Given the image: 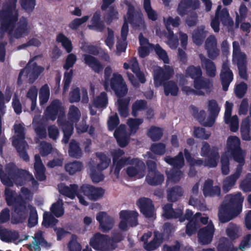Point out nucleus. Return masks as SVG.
Returning <instances> with one entry per match:
<instances>
[{
    "label": "nucleus",
    "mask_w": 251,
    "mask_h": 251,
    "mask_svg": "<svg viewBox=\"0 0 251 251\" xmlns=\"http://www.w3.org/2000/svg\"><path fill=\"white\" fill-rule=\"evenodd\" d=\"M21 192L25 198L21 195L15 196V192L10 188H6L4 190L5 200L7 205L12 206L13 213L11 223L13 225L22 223L26 219L28 211L26 201H30L33 198L30 190L26 187H22Z\"/></svg>",
    "instance_id": "f257e3e1"
},
{
    "label": "nucleus",
    "mask_w": 251,
    "mask_h": 251,
    "mask_svg": "<svg viewBox=\"0 0 251 251\" xmlns=\"http://www.w3.org/2000/svg\"><path fill=\"white\" fill-rule=\"evenodd\" d=\"M125 4L127 7V13L124 17L125 22L121 29V36L117 38L116 48L117 53L120 54L124 52L126 48V37L128 32V25L127 22L131 24L132 27L138 30H144L146 25L143 18V15L139 12H134V6L132 3L125 0L122 4Z\"/></svg>",
    "instance_id": "f03ea898"
},
{
    "label": "nucleus",
    "mask_w": 251,
    "mask_h": 251,
    "mask_svg": "<svg viewBox=\"0 0 251 251\" xmlns=\"http://www.w3.org/2000/svg\"><path fill=\"white\" fill-rule=\"evenodd\" d=\"M6 174L1 177V181L4 185L12 187L15 183L18 186H23L25 181L31 182L34 188H38V182L28 171L18 168L14 164H10L6 168Z\"/></svg>",
    "instance_id": "7ed1b4c3"
},
{
    "label": "nucleus",
    "mask_w": 251,
    "mask_h": 251,
    "mask_svg": "<svg viewBox=\"0 0 251 251\" xmlns=\"http://www.w3.org/2000/svg\"><path fill=\"white\" fill-rule=\"evenodd\" d=\"M227 202L219 207L218 216L221 223H227L238 216L242 212L244 198L241 192L228 196Z\"/></svg>",
    "instance_id": "20e7f679"
},
{
    "label": "nucleus",
    "mask_w": 251,
    "mask_h": 251,
    "mask_svg": "<svg viewBox=\"0 0 251 251\" xmlns=\"http://www.w3.org/2000/svg\"><path fill=\"white\" fill-rule=\"evenodd\" d=\"M174 74L173 68L169 66L165 65L163 68L156 66L153 70L154 83L156 87L163 84L164 93L166 96H176L179 88L176 83L174 81H165L170 79Z\"/></svg>",
    "instance_id": "39448f33"
},
{
    "label": "nucleus",
    "mask_w": 251,
    "mask_h": 251,
    "mask_svg": "<svg viewBox=\"0 0 251 251\" xmlns=\"http://www.w3.org/2000/svg\"><path fill=\"white\" fill-rule=\"evenodd\" d=\"M226 151L230 156L239 164L237 166L234 176L239 178L242 173L243 166L245 163L246 152L241 147L240 139L235 136L228 137Z\"/></svg>",
    "instance_id": "423d86ee"
},
{
    "label": "nucleus",
    "mask_w": 251,
    "mask_h": 251,
    "mask_svg": "<svg viewBox=\"0 0 251 251\" xmlns=\"http://www.w3.org/2000/svg\"><path fill=\"white\" fill-rule=\"evenodd\" d=\"M17 0H10L3 6L0 13L1 20L0 32L11 33L15 22L17 20L18 13L16 9Z\"/></svg>",
    "instance_id": "0eeeda50"
},
{
    "label": "nucleus",
    "mask_w": 251,
    "mask_h": 251,
    "mask_svg": "<svg viewBox=\"0 0 251 251\" xmlns=\"http://www.w3.org/2000/svg\"><path fill=\"white\" fill-rule=\"evenodd\" d=\"M14 129L16 135L13 137L12 146L15 148L20 157L25 161L28 162L29 157L27 152L28 145L25 140V128L19 124H15Z\"/></svg>",
    "instance_id": "6e6552de"
},
{
    "label": "nucleus",
    "mask_w": 251,
    "mask_h": 251,
    "mask_svg": "<svg viewBox=\"0 0 251 251\" xmlns=\"http://www.w3.org/2000/svg\"><path fill=\"white\" fill-rule=\"evenodd\" d=\"M140 42V47L138 49L139 56L142 58H144L148 56L150 51L153 49L154 50L156 53L164 63L168 64L169 59L166 51L161 48L158 45L153 46L149 42L148 40L144 37L142 34H140L139 36Z\"/></svg>",
    "instance_id": "1a4fd4ad"
},
{
    "label": "nucleus",
    "mask_w": 251,
    "mask_h": 251,
    "mask_svg": "<svg viewBox=\"0 0 251 251\" xmlns=\"http://www.w3.org/2000/svg\"><path fill=\"white\" fill-rule=\"evenodd\" d=\"M106 90L111 88L119 97H123L126 95L128 88L125 80L121 75L117 73L112 74L111 77L104 82Z\"/></svg>",
    "instance_id": "9d476101"
},
{
    "label": "nucleus",
    "mask_w": 251,
    "mask_h": 251,
    "mask_svg": "<svg viewBox=\"0 0 251 251\" xmlns=\"http://www.w3.org/2000/svg\"><path fill=\"white\" fill-rule=\"evenodd\" d=\"M186 74L194 79V87L196 89H203L205 92L210 91L212 84L210 80L201 78L202 72L200 67L191 66L186 70Z\"/></svg>",
    "instance_id": "9b49d317"
},
{
    "label": "nucleus",
    "mask_w": 251,
    "mask_h": 251,
    "mask_svg": "<svg viewBox=\"0 0 251 251\" xmlns=\"http://www.w3.org/2000/svg\"><path fill=\"white\" fill-rule=\"evenodd\" d=\"M81 48L86 52V53L83 55L85 63L96 73L101 71L103 69L102 65L95 57L87 54L88 53L96 55L99 52L98 49L88 43L85 44Z\"/></svg>",
    "instance_id": "f8f14e48"
},
{
    "label": "nucleus",
    "mask_w": 251,
    "mask_h": 251,
    "mask_svg": "<svg viewBox=\"0 0 251 251\" xmlns=\"http://www.w3.org/2000/svg\"><path fill=\"white\" fill-rule=\"evenodd\" d=\"M81 48L86 52V53L83 55L85 63L96 73L101 71L103 69L102 65L95 57L87 54L88 53L96 55L99 52L98 49L88 43L85 44Z\"/></svg>",
    "instance_id": "ddd939ff"
},
{
    "label": "nucleus",
    "mask_w": 251,
    "mask_h": 251,
    "mask_svg": "<svg viewBox=\"0 0 251 251\" xmlns=\"http://www.w3.org/2000/svg\"><path fill=\"white\" fill-rule=\"evenodd\" d=\"M121 219L119 224V227L123 231H127V226H136L138 224V217L139 214L136 211L124 210L119 213Z\"/></svg>",
    "instance_id": "4468645a"
},
{
    "label": "nucleus",
    "mask_w": 251,
    "mask_h": 251,
    "mask_svg": "<svg viewBox=\"0 0 251 251\" xmlns=\"http://www.w3.org/2000/svg\"><path fill=\"white\" fill-rule=\"evenodd\" d=\"M219 21L224 25L226 26H231L233 23L227 9H221V5L218 6L215 18L212 20L211 23V27L215 32H218L219 30Z\"/></svg>",
    "instance_id": "2eb2a0df"
},
{
    "label": "nucleus",
    "mask_w": 251,
    "mask_h": 251,
    "mask_svg": "<svg viewBox=\"0 0 251 251\" xmlns=\"http://www.w3.org/2000/svg\"><path fill=\"white\" fill-rule=\"evenodd\" d=\"M44 68L37 66L36 63L32 60L30 61L26 67L24 68L19 74L18 82L27 78L30 82H33L41 73Z\"/></svg>",
    "instance_id": "dca6fc26"
},
{
    "label": "nucleus",
    "mask_w": 251,
    "mask_h": 251,
    "mask_svg": "<svg viewBox=\"0 0 251 251\" xmlns=\"http://www.w3.org/2000/svg\"><path fill=\"white\" fill-rule=\"evenodd\" d=\"M233 61L238 66L240 76L246 79L247 78L246 55L244 53L240 52L239 45L237 42L233 43Z\"/></svg>",
    "instance_id": "f3484780"
},
{
    "label": "nucleus",
    "mask_w": 251,
    "mask_h": 251,
    "mask_svg": "<svg viewBox=\"0 0 251 251\" xmlns=\"http://www.w3.org/2000/svg\"><path fill=\"white\" fill-rule=\"evenodd\" d=\"M208 116L205 111H193V116L200 124L204 126L211 127L214 125L215 119L220 111H209Z\"/></svg>",
    "instance_id": "a211bd4d"
},
{
    "label": "nucleus",
    "mask_w": 251,
    "mask_h": 251,
    "mask_svg": "<svg viewBox=\"0 0 251 251\" xmlns=\"http://www.w3.org/2000/svg\"><path fill=\"white\" fill-rule=\"evenodd\" d=\"M110 243V238L108 235L97 233L91 238L90 245L96 250L106 251L109 249Z\"/></svg>",
    "instance_id": "6ab92c4d"
},
{
    "label": "nucleus",
    "mask_w": 251,
    "mask_h": 251,
    "mask_svg": "<svg viewBox=\"0 0 251 251\" xmlns=\"http://www.w3.org/2000/svg\"><path fill=\"white\" fill-rule=\"evenodd\" d=\"M69 100L71 102H76L81 100L83 103H88L89 98L86 89L83 87L73 86L69 94Z\"/></svg>",
    "instance_id": "aec40b11"
},
{
    "label": "nucleus",
    "mask_w": 251,
    "mask_h": 251,
    "mask_svg": "<svg viewBox=\"0 0 251 251\" xmlns=\"http://www.w3.org/2000/svg\"><path fill=\"white\" fill-rule=\"evenodd\" d=\"M140 208L141 213L146 218H150L153 217L154 206L152 201L147 198H141L136 202Z\"/></svg>",
    "instance_id": "412c9836"
},
{
    "label": "nucleus",
    "mask_w": 251,
    "mask_h": 251,
    "mask_svg": "<svg viewBox=\"0 0 251 251\" xmlns=\"http://www.w3.org/2000/svg\"><path fill=\"white\" fill-rule=\"evenodd\" d=\"M214 230L213 225L210 223L200 229L198 233V237L200 243L202 245L210 243L213 237Z\"/></svg>",
    "instance_id": "4be33fe9"
},
{
    "label": "nucleus",
    "mask_w": 251,
    "mask_h": 251,
    "mask_svg": "<svg viewBox=\"0 0 251 251\" xmlns=\"http://www.w3.org/2000/svg\"><path fill=\"white\" fill-rule=\"evenodd\" d=\"M96 219L100 224V230L107 232L111 229L114 225L113 219L105 212H99L96 215Z\"/></svg>",
    "instance_id": "5701e85b"
},
{
    "label": "nucleus",
    "mask_w": 251,
    "mask_h": 251,
    "mask_svg": "<svg viewBox=\"0 0 251 251\" xmlns=\"http://www.w3.org/2000/svg\"><path fill=\"white\" fill-rule=\"evenodd\" d=\"M57 123L59 126H61L63 132V137L62 140L63 143L67 144L72 136L74 131V124L65 119L58 117Z\"/></svg>",
    "instance_id": "b1692460"
},
{
    "label": "nucleus",
    "mask_w": 251,
    "mask_h": 251,
    "mask_svg": "<svg viewBox=\"0 0 251 251\" xmlns=\"http://www.w3.org/2000/svg\"><path fill=\"white\" fill-rule=\"evenodd\" d=\"M164 238V233L157 231H154L152 240L150 242H145L144 243V248L147 251L155 250L163 243Z\"/></svg>",
    "instance_id": "393cba45"
},
{
    "label": "nucleus",
    "mask_w": 251,
    "mask_h": 251,
    "mask_svg": "<svg viewBox=\"0 0 251 251\" xmlns=\"http://www.w3.org/2000/svg\"><path fill=\"white\" fill-rule=\"evenodd\" d=\"M35 162L34 164V175L36 178L40 181L46 179L45 174L46 168L42 162L40 155L36 154L34 156Z\"/></svg>",
    "instance_id": "a878e982"
},
{
    "label": "nucleus",
    "mask_w": 251,
    "mask_h": 251,
    "mask_svg": "<svg viewBox=\"0 0 251 251\" xmlns=\"http://www.w3.org/2000/svg\"><path fill=\"white\" fill-rule=\"evenodd\" d=\"M20 234L18 231L9 229L0 226V239L5 243L14 242L18 240Z\"/></svg>",
    "instance_id": "bb28decb"
},
{
    "label": "nucleus",
    "mask_w": 251,
    "mask_h": 251,
    "mask_svg": "<svg viewBox=\"0 0 251 251\" xmlns=\"http://www.w3.org/2000/svg\"><path fill=\"white\" fill-rule=\"evenodd\" d=\"M220 76L223 90L227 91L230 83L233 79V74L229 69L227 62L223 63Z\"/></svg>",
    "instance_id": "cd10ccee"
},
{
    "label": "nucleus",
    "mask_w": 251,
    "mask_h": 251,
    "mask_svg": "<svg viewBox=\"0 0 251 251\" xmlns=\"http://www.w3.org/2000/svg\"><path fill=\"white\" fill-rule=\"evenodd\" d=\"M133 163L131 165L134 166H129L126 168V172L129 177H134L138 175H143L145 170V165L143 161L138 158H135Z\"/></svg>",
    "instance_id": "c85d7f7f"
},
{
    "label": "nucleus",
    "mask_w": 251,
    "mask_h": 251,
    "mask_svg": "<svg viewBox=\"0 0 251 251\" xmlns=\"http://www.w3.org/2000/svg\"><path fill=\"white\" fill-rule=\"evenodd\" d=\"M200 2L199 0H182L178 4L177 8V13L182 16H184L188 8L195 9L200 6Z\"/></svg>",
    "instance_id": "c756f323"
},
{
    "label": "nucleus",
    "mask_w": 251,
    "mask_h": 251,
    "mask_svg": "<svg viewBox=\"0 0 251 251\" xmlns=\"http://www.w3.org/2000/svg\"><path fill=\"white\" fill-rule=\"evenodd\" d=\"M202 192L205 197L219 196L221 194V188L219 186H213V180L208 179L204 183Z\"/></svg>",
    "instance_id": "7c9ffc66"
},
{
    "label": "nucleus",
    "mask_w": 251,
    "mask_h": 251,
    "mask_svg": "<svg viewBox=\"0 0 251 251\" xmlns=\"http://www.w3.org/2000/svg\"><path fill=\"white\" fill-rule=\"evenodd\" d=\"M183 211V206H179L175 209L172 203H167L163 207V216L167 219H177L180 217Z\"/></svg>",
    "instance_id": "2f4dec72"
},
{
    "label": "nucleus",
    "mask_w": 251,
    "mask_h": 251,
    "mask_svg": "<svg viewBox=\"0 0 251 251\" xmlns=\"http://www.w3.org/2000/svg\"><path fill=\"white\" fill-rule=\"evenodd\" d=\"M183 156V152L180 151L178 154L175 157H171L169 155L165 156L164 157V161L170 165L172 166L173 168L180 169L185 165Z\"/></svg>",
    "instance_id": "473e14b6"
},
{
    "label": "nucleus",
    "mask_w": 251,
    "mask_h": 251,
    "mask_svg": "<svg viewBox=\"0 0 251 251\" xmlns=\"http://www.w3.org/2000/svg\"><path fill=\"white\" fill-rule=\"evenodd\" d=\"M146 180L151 186H158L161 185L164 181V176L159 171L152 173H148Z\"/></svg>",
    "instance_id": "72a5a7b5"
},
{
    "label": "nucleus",
    "mask_w": 251,
    "mask_h": 251,
    "mask_svg": "<svg viewBox=\"0 0 251 251\" xmlns=\"http://www.w3.org/2000/svg\"><path fill=\"white\" fill-rule=\"evenodd\" d=\"M134 160V158H131L130 156L123 157L117 160L115 163H113L115 166L114 174L115 176L118 177L122 169L126 165L133 164Z\"/></svg>",
    "instance_id": "f704fd0d"
},
{
    "label": "nucleus",
    "mask_w": 251,
    "mask_h": 251,
    "mask_svg": "<svg viewBox=\"0 0 251 251\" xmlns=\"http://www.w3.org/2000/svg\"><path fill=\"white\" fill-rule=\"evenodd\" d=\"M200 57L201 60V65L205 70L207 75L209 77H214L216 73V68L215 64L201 54L200 55Z\"/></svg>",
    "instance_id": "c9c22d12"
},
{
    "label": "nucleus",
    "mask_w": 251,
    "mask_h": 251,
    "mask_svg": "<svg viewBox=\"0 0 251 251\" xmlns=\"http://www.w3.org/2000/svg\"><path fill=\"white\" fill-rule=\"evenodd\" d=\"M167 200L170 202L177 201L183 194V190L180 186L172 187L167 190Z\"/></svg>",
    "instance_id": "e433bc0d"
},
{
    "label": "nucleus",
    "mask_w": 251,
    "mask_h": 251,
    "mask_svg": "<svg viewBox=\"0 0 251 251\" xmlns=\"http://www.w3.org/2000/svg\"><path fill=\"white\" fill-rule=\"evenodd\" d=\"M96 156L99 159V163L97 165V170L101 172L107 168L111 162V159L102 152H96Z\"/></svg>",
    "instance_id": "4c0bfd02"
},
{
    "label": "nucleus",
    "mask_w": 251,
    "mask_h": 251,
    "mask_svg": "<svg viewBox=\"0 0 251 251\" xmlns=\"http://www.w3.org/2000/svg\"><path fill=\"white\" fill-rule=\"evenodd\" d=\"M60 193L69 198L73 200L78 191V186L77 184H70L69 186L64 185L59 190Z\"/></svg>",
    "instance_id": "58836bf2"
},
{
    "label": "nucleus",
    "mask_w": 251,
    "mask_h": 251,
    "mask_svg": "<svg viewBox=\"0 0 251 251\" xmlns=\"http://www.w3.org/2000/svg\"><path fill=\"white\" fill-rule=\"evenodd\" d=\"M201 213L197 212L193 216L191 220H190L186 226V233L189 236L196 233L199 227L198 217H200Z\"/></svg>",
    "instance_id": "ea45409f"
},
{
    "label": "nucleus",
    "mask_w": 251,
    "mask_h": 251,
    "mask_svg": "<svg viewBox=\"0 0 251 251\" xmlns=\"http://www.w3.org/2000/svg\"><path fill=\"white\" fill-rule=\"evenodd\" d=\"M68 153L70 156L75 158L81 157L82 151L80 148L79 143L74 139H72L69 143Z\"/></svg>",
    "instance_id": "a19ab883"
},
{
    "label": "nucleus",
    "mask_w": 251,
    "mask_h": 251,
    "mask_svg": "<svg viewBox=\"0 0 251 251\" xmlns=\"http://www.w3.org/2000/svg\"><path fill=\"white\" fill-rule=\"evenodd\" d=\"M207 34V31L205 30V27L203 26H199L192 34L194 43L197 45L201 44Z\"/></svg>",
    "instance_id": "79ce46f5"
},
{
    "label": "nucleus",
    "mask_w": 251,
    "mask_h": 251,
    "mask_svg": "<svg viewBox=\"0 0 251 251\" xmlns=\"http://www.w3.org/2000/svg\"><path fill=\"white\" fill-rule=\"evenodd\" d=\"M33 126L34 130L38 136L41 139H45L47 136V131L45 125L41 121H36L35 118L33 119Z\"/></svg>",
    "instance_id": "37998d69"
},
{
    "label": "nucleus",
    "mask_w": 251,
    "mask_h": 251,
    "mask_svg": "<svg viewBox=\"0 0 251 251\" xmlns=\"http://www.w3.org/2000/svg\"><path fill=\"white\" fill-rule=\"evenodd\" d=\"M100 12H96L92 18L90 24L88 25L90 29L100 31L104 27L102 22L100 21Z\"/></svg>",
    "instance_id": "c03bdc74"
},
{
    "label": "nucleus",
    "mask_w": 251,
    "mask_h": 251,
    "mask_svg": "<svg viewBox=\"0 0 251 251\" xmlns=\"http://www.w3.org/2000/svg\"><path fill=\"white\" fill-rule=\"evenodd\" d=\"M208 157V159L204 162V166L209 168L216 167L217 166L218 160L219 158L218 150L213 148L211 151L210 155Z\"/></svg>",
    "instance_id": "a18cd8bd"
},
{
    "label": "nucleus",
    "mask_w": 251,
    "mask_h": 251,
    "mask_svg": "<svg viewBox=\"0 0 251 251\" xmlns=\"http://www.w3.org/2000/svg\"><path fill=\"white\" fill-rule=\"evenodd\" d=\"M29 31L27 26L26 21L25 18L22 19L18 28L15 30L14 35L16 38H20L26 35Z\"/></svg>",
    "instance_id": "49530a36"
},
{
    "label": "nucleus",
    "mask_w": 251,
    "mask_h": 251,
    "mask_svg": "<svg viewBox=\"0 0 251 251\" xmlns=\"http://www.w3.org/2000/svg\"><path fill=\"white\" fill-rule=\"evenodd\" d=\"M226 235L232 240H235L239 238V227L232 222L230 223L226 229Z\"/></svg>",
    "instance_id": "de8ad7c7"
},
{
    "label": "nucleus",
    "mask_w": 251,
    "mask_h": 251,
    "mask_svg": "<svg viewBox=\"0 0 251 251\" xmlns=\"http://www.w3.org/2000/svg\"><path fill=\"white\" fill-rule=\"evenodd\" d=\"M58 220L50 212L45 211L43 214L42 225L46 227H53L56 226Z\"/></svg>",
    "instance_id": "09e8293b"
},
{
    "label": "nucleus",
    "mask_w": 251,
    "mask_h": 251,
    "mask_svg": "<svg viewBox=\"0 0 251 251\" xmlns=\"http://www.w3.org/2000/svg\"><path fill=\"white\" fill-rule=\"evenodd\" d=\"M108 103L106 94L102 92L100 96L95 98L93 101V106L96 108L104 109Z\"/></svg>",
    "instance_id": "8fccbe9b"
},
{
    "label": "nucleus",
    "mask_w": 251,
    "mask_h": 251,
    "mask_svg": "<svg viewBox=\"0 0 251 251\" xmlns=\"http://www.w3.org/2000/svg\"><path fill=\"white\" fill-rule=\"evenodd\" d=\"M143 122V119L141 118H129L128 119L127 124L129 128L130 134L136 133L139 128V126Z\"/></svg>",
    "instance_id": "3c124183"
},
{
    "label": "nucleus",
    "mask_w": 251,
    "mask_h": 251,
    "mask_svg": "<svg viewBox=\"0 0 251 251\" xmlns=\"http://www.w3.org/2000/svg\"><path fill=\"white\" fill-rule=\"evenodd\" d=\"M66 172H68L70 175H74L76 172L80 171L82 168V163L79 161H75L67 164L65 166Z\"/></svg>",
    "instance_id": "603ef678"
},
{
    "label": "nucleus",
    "mask_w": 251,
    "mask_h": 251,
    "mask_svg": "<svg viewBox=\"0 0 251 251\" xmlns=\"http://www.w3.org/2000/svg\"><path fill=\"white\" fill-rule=\"evenodd\" d=\"M50 96V88L47 84L43 85L39 90V100L41 105L46 103Z\"/></svg>",
    "instance_id": "864d4df0"
},
{
    "label": "nucleus",
    "mask_w": 251,
    "mask_h": 251,
    "mask_svg": "<svg viewBox=\"0 0 251 251\" xmlns=\"http://www.w3.org/2000/svg\"><path fill=\"white\" fill-rule=\"evenodd\" d=\"M50 213L57 218H59L63 215L64 209L62 201H59L53 203L50 207Z\"/></svg>",
    "instance_id": "5fc2aeb1"
},
{
    "label": "nucleus",
    "mask_w": 251,
    "mask_h": 251,
    "mask_svg": "<svg viewBox=\"0 0 251 251\" xmlns=\"http://www.w3.org/2000/svg\"><path fill=\"white\" fill-rule=\"evenodd\" d=\"M148 135L153 141H157L162 137L163 131L160 127L151 126L148 131Z\"/></svg>",
    "instance_id": "6e6d98bb"
},
{
    "label": "nucleus",
    "mask_w": 251,
    "mask_h": 251,
    "mask_svg": "<svg viewBox=\"0 0 251 251\" xmlns=\"http://www.w3.org/2000/svg\"><path fill=\"white\" fill-rule=\"evenodd\" d=\"M183 173L180 169L173 168L167 174V178L172 182H178L181 179Z\"/></svg>",
    "instance_id": "4d7b16f0"
},
{
    "label": "nucleus",
    "mask_w": 251,
    "mask_h": 251,
    "mask_svg": "<svg viewBox=\"0 0 251 251\" xmlns=\"http://www.w3.org/2000/svg\"><path fill=\"white\" fill-rule=\"evenodd\" d=\"M144 8L149 19L155 21L157 18V13L151 8L150 0H144Z\"/></svg>",
    "instance_id": "13d9d810"
},
{
    "label": "nucleus",
    "mask_w": 251,
    "mask_h": 251,
    "mask_svg": "<svg viewBox=\"0 0 251 251\" xmlns=\"http://www.w3.org/2000/svg\"><path fill=\"white\" fill-rule=\"evenodd\" d=\"M104 190L100 187H95L92 185L90 193L89 194V200L97 201L102 198L104 195Z\"/></svg>",
    "instance_id": "bf43d9fd"
},
{
    "label": "nucleus",
    "mask_w": 251,
    "mask_h": 251,
    "mask_svg": "<svg viewBox=\"0 0 251 251\" xmlns=\"http://www.w3.org/2000/svg\"><path fill=\"white\" fill-rule=\"evenodd\" d=\"M57 41L60 43L67 52H70L73 49L71 41L62 34H59L56 38Z\"/></svg>",
    "instance_id": "052dcab7"
},
{
    "label": "nucleus",
    "mask_w": 251,
    "mask_h": 251,
    "mask_svg": "<svg viewBox=\"0 0 251 251\" xmlns=\"http://www.w3.org/2000/svg\"><path fill=\"white\" fill-rule=\"evenodd\" d=\"M164 24L168 31H171L170 28L171 26L176 27L180 25V18L178 17L173 18L169 16L164 18Z\"/></svg>",
    "instance_id": "680f3d73"
},
{
    "label": "nucleus",
    "mask_w": 251,
    "mask_h": 251,
    "mask_svg": "<svg viewBox=\"0 0 251 251\" xmlns=\"http://www.w3.org/2000/svg\"><path fill=\"white\" fill-rule=\"evenodd\" d=\"M238 177L233 174L227 176L224 181L223 190L228 192L235 184Z\"/></svg>",
    "instance_id": "e2e57ef3"
},
{
    "label": "nucleus",
    "mask_w": 251,
    "mask_h": 251,
    "mask_svg": "<svg viewBox=\"0 0 251 251\" xmlns=\"http://www.w3.org/2000/svg\"><path fill=\"white\" fill-rule=\"evenodd\" d=\"M240 132L242 140L244 141H250L251 137L250 135V126L248 123L243 122L240 127Z\"/></svg>",
    "instance_id": "0e129e2a"
},
{
    "label": "nucleus",
    "mask_w": 251,
    "mask_h": 251,
    "mask_svg": "<svg viewBox=\"0 0 251 251\" xmlns=\"http://www.w3.org/2000/svg\"><path fill=\"white\" fill-rule=\"evenodd\" d=\"M194 135L196 138L206 140L210 136V133L203 127H194Z\"/></svg>",
    "instance_id": "69168bd1"
},
{
    "label": "nucleus",
    "mask_w": 251,
    "mask_h": 251,
    "mask_svg": "<svg viewBox=\"0 0 251 251\" xmlns=\"http://www.w3.org/2000/svg\"><path fill=\"white\" fill-rule=\"evenodd\" d=\"M123 68L125 70L130 69L133 72H136L139 67L137 59L134 57H132L129 59L126 62L124 63Z\"/></svg>",
    "instance_id": "338daca9"
},
{
    "label": "nucleus",
    "mask_w": 251,
    "mask_h": 251,
    "mask_svg": "<svg viewBox=\"0 0 251 251\" xmlns=\"http://www.w3.org/2000/svg\"><path fill=\"white\" fill-rule=\"evenodd\" d=\"M218 251H237L238 249L234 247L232 243L226 240V241L220 242L218 245Z\"/></svg>",
    "instance_id": "774afa93"
}]
</instances>
